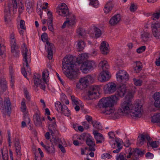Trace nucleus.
I'll return each instance as SVG.
<instances>
[{
    "instance_id": "2eb2a0df",
    "label": "nucleus",
    "mask_w": 160,
    "mask_h": 160,
    "mask_svg": "<svg viewBox=\"0 0 160 160\" xmlns=\"http://www.w3.org/2000/svg\"><path fill=\"white\" fill-rule=\"evenodd\" d=\"M104 88L106 93L112 94L114 93L116 90L117 85L114 82H109L105 86Z\"/></svg>"
},
{
    "instance_id": "680f3d73",
    "label": "nucleus",
    "mask_w": 160,
    "mask_h": 160,
    "mask_svg": "<svg viewBox=\"0 0 160 160\" xmlns=\"http://www.w3.org/2000/svg\"><path fill=\"white\" fill-rule=\"evenodd\" d=\"M112 157L109 154L107 153H105L103 154L101 156L102 158V159L108 158L110 159Z\"/></svg>"
},
{
    "instance_id": "c85d7f7f",
    "label": "nucleus",
    "mask_w": 160,
    "mask_h": 160,
    "mask_svg": "<svg viewBox=\"0 0 160 160\" xmlns=\"http://www.w3.org/2000/svg\"><path fill=\"white\" fill-rule=\"evenodd\" d=\"M59 112L68 117H69L71 115L70 110L68 107L64 104L62 105Z\"/></svg>"
},
{
    "instance_id": "6e6d98bb",
    "label": "nucleus",
    "mask_w": 160,
    "mask_h": 160,
    "mask_svg": "<svg viewBox=\"0 0 160 160\" xmlns=\"http://www.w3.org/2000/svg\"><path fill=\"white\" fill-rule=\"evenodd\" d=\"M90 1V4L93 7L95 8L98 7L99 5L98 2V0H89Z\"/></svg>"
},
{
    "instance_id": "473e14b6",
    "label": "nucleus",
    "mask_w": 160,
    "mask_h": 160,
    "mask_svg": "<svg viewBox=\"0 0 160 160\" xmlns=\"http://www.w3.org/2000/svg\"><path fill=\"white\" fill-rule=\"evenodd\" d=\"M113 7V5L111 1L108 2L106 4L103 9L104 12L107 13L110 12Z\"/></svg>"
},
{
    "instance_id": "cd10ccee",
    "label": "nucleus",
    "mask_w": 160,
    "mask_h": 160,
    "mask_svg": "<svg viewBox=\"0 0 160 160\" xmlns=\"http://www.w3.org/2000/svg\"><path fill=\"white\" fill-rule=\"evenodd\" d=\"M7 82L4 79L0 78V95L2 94L7 88Z\"/></svg>"
},
{
    "instance_id": "1a4fd4ad",
    "label": "nucleus",
    "mask_w": 160,
    "mask_h": 160,
    "mask_svg": "<svg viewBox=\"0 0 160 160\" xmlns=\"http://www.w3.org/2000/svg\"><path fill=\"white\" fill-rule=\"evenodd\" d=\"M41 38L43 42H47L45 45V49L48 53V58L49 60L51 59L52 58V49L53 48V45L47 41L48 36L46 33L44 32L42 34Z\"/></svg>"
},
{
    "instance_id": "72a5a7b5",
    "label": "nucleus",
    "mask_w": 160,
    "mask_h": 160,
    "mask_svg": "<svg viewBox=\"0 0 160 160\" xmlns=\"http://www.w3.org/2000/svg\"><path fill=\"white\" fill-rule=\"evenodd\" d=\"M48 130L51 132V135L54 133L56 130V125L55 121H53L52 122H49Z\"/></svg>"
},
{
    "instance_id": "6ab92c4d",
    "label": "nucleus",
    "mask_w": 160,
    "mask_h": 160,
    "mask_svg": "<svg viewBox=\"0 0 160 160\" xmlns=\"http://www.w3.org/2000/svg\"><path fill=\"white\" fill-rule=\"evenodd\" d=\"M145 139L148 141L151 139L150 137L148 135L146 134H141L138 136L137 141V144L138 146H141L143 144Z\"/></svg>"
},
{
    "instance_id": "7ed1b4c3",
    "label": "nucleus",
    "mask_w": 160,
    "mask_h": 160,
    "mask_svg": "<svg viewBox=\"0 0 160 160\" xmlns=\"http://www.w3.org/2000/svg\"><path fill=\"white\" fill-rule=\"evenodd\" d=\"M119 99L116 95H112L101 99L99 102V105L100 107L103 108V113L110 115L113 118V114L115 111L113 105Z\"/></svg>"
},
{
    "instance_id": "864d4df0",
    "label": "nucleus",
    "mask_w": 160,
    "mask_h": 160,
    "mask_svg": "<svg viewBox=\"0 0 160 160\" xmlns=\"http://www.w3.org/2000/svg\"><path fill=\"white\" fill-rule=\"evenodd\" d=\"M62 105L60 102L58 101H57L55 103V109L58 112H59L61 108L62 107Z\"/></svg>"
},
{
    "instance_id": "bb28decb",
    "label": "nucleus",
    "mask_w": 160,
    "mask_h": 160,
    "mask_svg": "<svg viewBox=\"0 0 160 160\" xmlns=\"http://www.w3.org/2000/svg\"><path fill=\"white\" fill-rule=\"evenodd\" d=\"M93 133L96 140L97 143H101L104 141V138L101 133L97 132L95 131L93 132Z\"/></svg>"
},
{
    "instance_id": "69168bd1",
    "label": "nucleus",
    "mask_w": 160,
    "mask_h": 160,
    "mask_svg": "<svg viewBox=\"0 0 160 160\" xmlns=\"http://www.w3.org/2000/svg\"><path fill=\"white\" fill-rule=\"evenodd\" d=\"M1 152L2 153L3 160H8V153L7 152H5L4 153L2 150Z\"/></svg>"
},
{
    "instance_id": "39448f33",
    "label": "nucleus",
    "mask_w": 160,
    "mask_h": 160,
    "mask_svg": "<svg viewBox=\"0 0 160 160\" xmlns=\"http://www.w3.org/2000/svg\"><path fill=\"white\" fill-rule=\"evenodd\" d=\"M49 75L48 71L47 70H44L42 72V79L40 74H34L33 80L35 85L45 91L47 85L46 80L48 78Z\"/></svg>"
},
{
    "instance_id": "9d476101",
    "label": "nucleus",
    "mask_w": 160,
    "mask_h": 160,
    "mask_svg": "<svg viewBox=\"0 0 160 160\" xmlns=\"http://www.w3.org/2000/svg\"><path fill=\"white\" fill-rule=\"evenodd\" d=\"M100 87L98 86H91L88 92L87 99L92 100L98 98L100 94Z\"/></svg>"
},
{
    "instance_id": "49530a36",
    "label": "nucleus",
    "mask_w": 160,
    "mask_h": 160,
    "mask_svg": "<svg viewBox=\"0 0 160 160\" xmlns=\"http://www.w3.org/2000/svg\"><path fill=\"white\" fill-rule=\"evenodd\" d=\"M148 144L152 148H157L158 147L159 145V142L158 141H154L150 142V141H148L147 142V145Z\"/></svg>"
},
{
    "instance_id": "2f4dec72",
    "label": "nucleus",
    "mask_w": 160,
    "mask_h": 160,
    "mask_svg": "<svg viewBox=\"0 0 160 160\" xmlns=\"http://www.w3.org/2000/svg\"><path fill=\"white\" fill-rule=\"evenodd\" d=\"M91 77L89 75H88L85 77L81 78L79 79V81L82 84L84 87L86 88L88 83V80L91 78Z\"/></svg>"
},
{
    "instance_id": "0eeeda50",
    "label": "nucleus",
    "mask_w": 160,
    "mask_h": 160,
    "mask_svg": "<svg viewBox=\"0 0 160 160\" xmlns=\"http://www.w3.org/2000/svg\"><path fill=\"white\" fill-rule=\"evenodd\" d=\"M22 54L23 57V67L26 66L27 68L28 72L30 71V69L29 67L28 63L30 62L31 57L30 51L28 50L27 47L25 46L22 48Z\"/></svg>"
},
{
    "instance_id": "6e6552de",
    "label": "nucleus",
    "mask_w": 160,
    "mask_h": 160,
    "mask_svg": "<svg viewBox=\"0 0 160 160\" xmlns=\"http://www.w3.org/2000/svg\"><path fill=\"white\" fill-rule=\"evenodd\" d=\"M96 66V62L93 60H87L83 62L80 67V70L85 73H88L90 70H92Z\"/></svg>"
},
{
    "instance_id": "13d9d810",
    "label": "nucleus",
    "mask_w": 160,
    "mask_h": 160,
    "mask_svg": "<svg viewBox=\"0 0 160 160\" xmlns=\"http://www.w3.org/2000/svg\"><path fill=\"white\" fill-rule=\"evenodd\" d=\"M149 37V34L148 33H144L142 35V38L144 42L147 41Z\"/></svg>"
},
{
    "instance_id": "c03bdc74",
    "label": "nucleus",
    "mask_w": 160,
    "mask_h": 160,
    "mask_svg": "<svg viewBox=\"0 0 160 160\" xmlns=\"http://www.w3.org/2000/svg\"><path fill=\"white\" fill-rule=\"evenodd\" d=\"M60 100L62 102H64L66 104H69V101L67 99L66 96L63 93H62L60 95Z\"/></svg>"
},
{
    "instance_id": "393cba45",
    "label": "nucleus",
    "mask_w": 160,
    "mask_h": 160,
    "mask_svg": "<svg viewBox=\"0 0 160 160\" xmlns=\"http://www.w3.org/2000/svg\"><path fill=\"white\" fill-rule=\"evenodd\" d=\"M154 104L156 108H160V92L155 93L152 96Z\"/></svg>"
},
{
    "instance_id": "3c124183",
    "label": "nucleus",
    "mask_w": 160,
    "mask_h": 160,
    "mask_svg": "<svg viewBox=\"0 0 160 160\" xmlns=\"http://www.w3.org/2000/svg\"><path fill=\"white\" fill-rule=\"evenodd\" d=\"M94 31L95 36L96 38H99L101 36L102 32L100 29L97 27H95L94 29Z\"/></svg>"
},
{
    "instance_id": "774afa93",
    "label": "nucleus",
    "mask_w": 160,
    "mask_h": 160,
    "mask_svg": "<svg viewBox=\"0 0 160 160\" xmlns=\"http://www.w3.org/2000/svg\"><path fill=\"white\" fill-rule=\"evenodd\" d=\"M20 27L21 29L24 30L26 29V27L25 25V22L23 20H21L20 21Z\"/></svg>"
},
{
    "instance_id": "b1692460",
    "label": "nucleus",
    "mask_w": 160,
    "mask_h": 160,
    "mask_svg": "<svg viewBox=\"0 0 160 160\" xmlns=\"http://www.w3.org/2000/svg\"><path fill=\"white\" fill-rule=\"evenodd\" d=\"M121 20L120 16L119 14H118L112 17L110 19L109 23L112 26L117 25Z\"/></svg>"
},
{
    "instance_id": "79ce46f5",
    "label": "nucleus",
    "mask_w": 160,
    "mask_h": 160,
    "mask_svg": "<svg viewBox=\"0 0 160 160\" xmlns=\"http://www.w3.org/2000/svg\"><path fill=\"white\" fill-rule=\"evenodd\" d=\"M78 49L79 51L82 50L85 47V44L84 42L82 40L79 41L77 44Z\"/></svg>"
},
{
    "instance_id": "5fc2aeb1",
    "label": "nucleus",
    "mask_w": 160,
    "mask_h": 160,
    "mask_svg": "<svg viewBox=\"0 0 160 160\" xmlns=\"http://www.w3.org/2000/svg\"><path fill=\"white\" fill-rule=\"evenodd\" d=\"M18 12L20 14L22 13L24 9V5L21 2H20V3L18 2Z\"/></svg>"
},
{
    "instance_id": "f704fd0d",
    "label": "nucleus",
    "mask_w": 160,
    "mask_h": 160,
    "mask_svg": "<svg viewBox=\"0 0 160 160\" xmlns=\"http://www.w3.org/2000/svg\"><path fill=\"white\" fill-rule=\"evenodd\" d=\"M26 6L27 8V10L29 13H30L32 12L34 6L32 1L27 0L26 2Z\"/></svg>"
},
{
    "instance_id": "a211bd4d",
    "label": "nucleus",
    "mask_w": 160,
    "mask_h": 160,
    "mask_svg": "<svg viewBox=\"0 0 160 160\" xmlns=\"http://www.w3.org/2000/svg\"><path fill=\"white\" fill-rule=\"evenodd\" d=\"M152 31L153 35L156 38H159V34L158 31L160 30V22H155L151 25Z\"/></svg>"
},
{
    "instance_id": "5701e85b",
    "label": "nucleus",
    "mask_w": 160,
    "mask_h": 160,
    "mask_svg": "<svg viewBox=\"0 0 160 160\" xmlns=\"http://www.w3.org/2000/svg\"><path fill=\"white\" fill-rule=\"evenodd\" d=\"M120 140L118 138H116L115 142L112 145V147L113 148H115L117 147L118 148L115 150L113 151V152L114 153H118L119 152L121 149L122 148L120 143Z\"/></svg>"
},
{
    "instance_id": "e2e57ef3",
    "label": "nucleus",
    "mask_w": 160,
    "mask_h": 160,
    "mask_svg": "<svg viewBox=\"0 0 160 160\" xmlns=\"http://www.w3.org/2000/svg\"><path fill=\"white\" fill-rule=\"evenodd\" d=\"M137 6L134 3L131 4L130 7V10L131 12H134L137 9Z\"/></svg>"
},
{
    "instance_id": "412c9836",
    "label": "nucleus",
    "mask_w": 160,
    "mask_h": 160,
    "mask_svg": "<svg viewBox=\"0 0 160 160\" xmlns=\"http://www.w3.org/2000/svg\"><path fill=\"white\" fill-rule=\"evenodd\" d=\"M48 17V21L47 22L48 28L52 32L54 31V28L53 25V17L52 13L50 11H48L47 13Z\"/></svg>"
},
{
    "instance_id": "4468645a",
    "label": "nucleus",
    "mask_w": 160,
    "mask_h": 160,
    "mask_svg": "<svg viewBox=\"0 0 160 160\" xmlns=\"http://www.w3.org/2000/svg\"><path fill=\"white\" fill-rule=\"evenodd\" d=\"M110 78L109 72L108 71H102L98 76V80L101 82L108 81Z\"/></svg>"
},
{
    "instance_id": "f8f14e48",
    "label": "nucleus",
    "mask_w": 160,
    "mask_h": 160,
    "mask_svg": "<svg viewBox=\"0 0 160 160\" xmlns=\"http://www.w3.org/2000/svg\"><path fill=\"white\" fill-rule=\"evenodd\" d=\"M66 19L67 20L64 22L62 26V28H65L66 26L68 27L72 26L74 25L76 22L75 16L73 14H69Z\"/></svg>"
},
{
    "instance_id": "7c9ffc66",
    "label": "nucleus",
    "mask_w": 160,
    "mask_h": 160,
    "mask_svg": "<svg viewBox=\"0 0 160 160\" xmlns=\"http://www.w3.org/2000/svg\"><path fill=\"white\" fill-rule=\"evenodd\" d=\"M99 67L102 69L103 71H108L107 70L109 68V66L106 60L101 61L99 64Z\"/></svg>"
},
{
    "instance_id": "338daca9",
    "label": "nucleus",
    "mask_w": 160,
    "mask_h": 160,
    "mask_svg": "<svg viewBox=\"0 0 160 160\" xmlns=\"http://www.w3.org/2000/svg\"><path fill=\"white\" fill-rule=\"evenodd\" d=\"M24 93L25 95V97L29 101L31 98V96L29 95L28 92L27 90H24Z\"/></svg>"
},
{
    "instance_id": "8fccbe9b",
    "label": "nucleus",
    "mask_w": 160,
    "mask_h": 160,
    "mask_svg": "<svg viewBox=\"0 0 160 160\" xmlns=\"http://www.w3.org/2000/svg\"><path fill=\"white\" fill-rule=\"evenodd\" d=\"M21 109L22 112H24L27 110V107L25 104V100L24 98H23L22 102H21Z\"/></svg>"
},
{
    "instance_id": "423d86ee",
    "label": "nucleus",
    "mask_w": 160,
    "mask_h": 160,
    "mask_svg": "<svg viewBox=\"0 0 160 160\" xmlns=\"http://www.w3.org/2000/svg\"><path fill=\"white\" fill-rule=\"evenodd\" d=\"M0 110L5 117L7 115L10 117L11 110V103L8 97L5 98L3 100L0 96Z\"/></svg>"
},
{
    "instance_id": "4be33fe9",
    "label": "nucleus",
    "mask_w": 160,
    "mask_h": 160,
    "mask_svg": "<svg viewBox=\"0 0 160 160\" xmlns=\"http://www.w3.org/2000/svg\"><path fill=\"white\" fill-rule=\"evenodd\" d=\"M86 142L89 146V150L91 151H94L95 149L94 148L95 143L93 141V139L91 136L87 137Z\"/></svg>"
},
{
    "instance_id": "dca6fc26",
    "label": "nucleus",
    "mask_w": 160,
    "mask_h": 160,
    "mask_svg": "<svg viewBox=\"0 0 160 160\" xmlns=\"http://www.w3.org/2000/svg\"><path fill=\"white\" fill-rule=\"evenodd\" d=\"M116 77L117 80H121L122 77H123L122 80L124 81H128L129 78L128 73L123 70L119 71L116 74Z\"/></svg>"
},
{
    "instance_id": "f03ea898",
    "label": "nucleus",
    "mask_w": 160,
    "mask_h": 160,
    "mask_svg": "<svg viewBox=\"0 0 160 160\" xmlns=\"http://www.w3.org/2000/svg\"><path fill=\"white\" fill-rule=\"evenodd\" d=\"M62 68L64 74L69 79L74 80L78 78L79 69L71 56L65 57L62 61Z\"/></svg>"
},
{
    "instance_id": "09e8293b",
    "label": "nucleus",
    "mask_w": 160,
    "mask_h": 160,
    "mask_svg": "<svg viewBox=\"0 0 160 160\" xmlns=\"http://www.w3.org/2000/svg\"><path fill=\"white\" fill-rule=\"evenodd\" d=\"M142 68V67L141 63L140 62H136V66L134 68V69L136 72H138L141 71Z\"/></svg>"
},
{
    "instance_id": "a878e982",
    "label": "nucleus",
    "mask_w": 160,
    "mask_h": 160,
    "mask_svg": "<svg viewBox=\"0 0 160 160\" xmlns=\"http://www.w3.org/2000/svg\"><path fill=\"white\" fill-rule=\"evenodd\" d=\"M100 50L103 54H107L109 51V45L105 41H103L101 44Z\"/></svg>"
},
{
    "instance_id": "58836bf2",
    "label": "nucleus",
    "mask_w": 160,
    "mask_h": 160,
    "mask_svg": "<svg viewBox=\"0 0 160 160\" xmlns=\"http://www.w3.org/2000/svg\"><path fill=\"white\" fill-rule=\"evenodd\" d=\"M9 72L11 77L10 86L11 88H13L14 86V76H13V72L12 68V67H9Z\"/></svg>"
},
{
    "instance_id": "bf43d9fd",
    "label": "nucleus",
    "mask_w": 160,
    "mask_h": 160,
    "mask_svg": "<svg viewBox=\"0 0 160 160\" xmlns=\"http://www.w3.org/2000/svg\"><path fill=\"white\" fill-rule=\"evenodd\" d=\"M89 55L88 53H82L81 55L80 59L81 61H83L87 59Z\"/></svg>"
},
{
    "instance_id": "f3484780",
    "label": "nucleus",
    "mask_w": 160,
    "mask_h": 160,
    "mask_svg": "<svg viewBox=\"0 0 160 160\" xmlns=\"http://www.w3.org/2000/svg\"><path fill=\"white\" fill-rule=\"evenodd\" d=\"M126 91V85L123 84L122 85H120L118 88L117 91L114 95H116V96L118 97V98L119 97H122L125 95Z\"/></svg>"
},
{
    "instance_id": "a19ab883",
    "label": "nucleus",
    "mask_w": 160,
    "mask_h": 160,
    "mask_svg": "<svg viewBox=\"0 0 160 160\" xmlns=\"http://www.w3.org/2000/svg\"><path fill=\"white\" fill-rule=\"evenodd\" d=\"M160 18V8L157 9L155 12L152 15V18L153 20H156Z\"/></svg>"
},
{
    "instance_id": "aec40b11",
    "label": "nucleus",
    "mask_w": 160,
    "mask_h": 160,
    "mask_svg": "<svg viewBox=\"0 0 160 160\" xmlns=\"http://www.w3.org/2000/svg\"><path fill=\"white\" fill-rule=\"evenodd\" d=\"M72 139L73 143L76 146H78L84 141L83 136H80L78 134L74 135Z\"/></svg>"
},
{
    "instance_id": "e433bc0d",
    "label": "nucleus",
    "mask_w": 160,
    "mask_h": 160,
    "mask_svg": "<svg viewBox=\"0 0 160 160\" xmlns=\"http://www.w3.org/2000/svg\"><path fill=\"white\" fill-rule=\"evenodd\" d=\"M45 149L47 153L51 154H53L55 152V149L54 146L52 144L51 146L47 145Z\"/></svg>"
},
{
    "instance_id": "052dcab7",
    "label": "nucleus",
    "mask_w": 160,
    "mask_h": 160,
    "mask_svg": "<svg viewBox=\"0 0 160 160\" xmlns=\"http://www.w3.org/2000/svg\"><path fill=\"white\" fill-rule=\"evenodd\" d=\"M71 99L73 103L75 105H77L79 104V102L78 101V99L76 98L74 96H71Z\"/></svg>"
},
{
    "instance_id": "0e129e2a",
    "label": "nucleus",
    "mask_w": 160,
    "mask_h": 160,
    "mask_svg": "<svg viewBox=\"0 0 160 160\" xmlns=\"http://www.w3.org/2000/svg\"><path fill=\"white\" fill-rule=\"evenodd\" d=\"M145 46H142L137 49V51L138 53H140L145 51Z\"/></svg>"
},
{
    "instance_id": "4c0bfd02",
    "label": "nucleus",
    "mask_w": 160,
    "mask_h": 160,
    "mask_svg": "<svg viewBox=\"0 0 160 160\" xmlns=\"http://www.w3.org/2000/svg\"><path fill=\"white\" fill-rule=\"evenodd\" d=\"M152 121L154 123H158L160 126V113H157L152 116Z\"/></svg>"
},
{
    "instance_id": "ea45409f",
    "label": "nucleus",
    "mask_w": 160,
    "mask_h": 160,
    "mask_svg": "<svg viewBox=\"0 0 160 160\" xmlns=\"http://www.w3.org/2000/svg\"><path fill=\"white\" fill-rule=\"evenodd\" d=\"M24 118L25 121H22V128H23L26 126V122L29 124L30 123V118L27 114L24 115Z\"/></svg>"
},
{
    "instance_id": "603ef678",
    "label": "nucleus",
    "mask_w": 160,
    "mask_h": 160,
    "mask_svg": "<svg viewBox=\"0 0 160 160\" xmlns=\"http://www.w3.org/2000/svg\"><path fill=\"white\" fill-rule=\"evenodd\" d=\"M15 34L13 32H12L10 34V38L11 45L15 44H16V40L15 39Z\"/></svg>"
},
{
    "instance_id": "37998d69",
    "label": "nucleus",
    "mask_w": 160,
    "mask_h": 160,
    "mask_svg": "<svg viewBox=\"0 0 160 160\" xmlns=\"http://www.w3.org/2000/svg\"><path fill=\"white\" fill-rule=\"evenodd\" d=\"M92 124L93 127L97 129L101 130L102 128V127L101 123L98 121L95 120L92 121Z\"/></svg>"
},
{
    "instance_id": "ddd939ff",
    "label": "nucleus",
    "mask_w": 160,
    "mask_h": 160,
    "mask_svg": "<svg viewBox=\"0 0 160 160\" xmlns=\"http://www.w3.org/2000/svg\"><path fill=\"white\" fill-rule=\"evenodd\" d=\"M34 114L33 116L34 122L36 126L38 127L42 126V117L41 113L38 108H36L34 110Z\"/></svg>"
},
{
    "instance_id": "4d7b16f0",
    "label": "nucleus",
    "mask_w": 160,
    "mask_h": 160,
    "mask_svg": "<svg viewBox=\"0 0 160 160\" xmlns=\"http://www.w3.org/2000/svg\"><path fill=\"white\" fill-rule=\"evenodd\" d=\"M134 84L136 86H140L141 85L142 82L139 79H137L135 78L133 79Z\"/></svg>"
},
{
    "instance_id": "a18cd8bd",
    "label": "nucleus",
    "mask_w": 160,
    "mask_h": 160,
    "mask_svg": "<svg viewBox=\"0 0 160 160\" xmlns=\"http://www.w3.org/2000/svg\"><path fill=\"white\" fill-rule=\"evenodd\" d=\"M76 32L79 37H83L85 36L86 34L85 30L82 28H78L76 31Z\"/></svg>"
},
{
    "instance_id": "f257e3e1",
    "label": "nucleus",
    "mask_w": 160,
    "mask_h": 160,
    "mask_svg": "<svg viewBox=\"0 0 160 160\" xmlns=\"http://www.w3.org/2000/svg\"><path fill=\"white\" fill-rule=\"evenodd\" d=\"M143 112L142 105L139 102L132 104L131 101L124 100L122 102L117 110L113 114V119L121 116L130 115L132 118L141 117Z\"/></svg>"
},
{
    "instance_id": "c756f323",
    "label": "nucleus",
    "mask_w": 160,
    "mask_h": 160,
    "mask_svg": "<svg viewBox=\"0 0 160 160\" xmlns=\"http://www.w3.org/2000/svg\"><path fill=\"white\" fill-rule=\"evenodd\" d=\"M11 51L13 55L15 57H18L19 54V50L18 47L15 44L11 45Z\"/></svg>"
},
{
    "instance_id": "20e7f679",
    "label": "nucleus",
    "mask_w": 160,
    "mask_h": 160,
    "mask_svg": "<svg viewBox=\"0 0 160 160\" xmlns=\"http://www.w3.org/2000/svg\"><path fill=\"white\" fill-rule=\"evenodd\" d=\"M18 0H9L5 7L4 18L6 23L11 21V12L12 11L13 14L17 12Z\"/></svg>"
},
{
    "instance_id": "9b49d317",
    "label": "nucleus",
    "mask_w": 160,
    "mask_h": 160,
    "mask_svg": "<svg viewBox=\"0 0 160 160\" xmlns=\"http://www.w3.org/2000/svg\"><path fill=\"white\" fill-rule=\"evenodd\" d=\"M58 14L63 17L68 16L72 13H69V10L66 4L64 3H62L58 6V9L57 10Z\"/></svg>"
},
{
    "instance_id": "de8ad7c7",
    "label": "nucleus",
    "mask_w": 160,
    "mask_h": 160,
    "mask_svg": "<svg viewBox=\"0 0 160 160\" xmlns=\"http://www.w3.org/2000/svg\"><path fill=\"white\" fill-rule=\"evenodd\" d=\"M135 92L133 91H129L128 92V94L125 97V100L131 101L133 97Z\"/></svg>"
},
{
    "instance_id": "c9c22d12",
    "label": "nucleus",
    "mask_w": 160,
    "mask_h": 160,
    "mask_svg": "<svg viewBox=\"0 0 160 160\" xmlns=\"http://www.w3.org/2000/svg\"><path fill=\"white\" fill-rule=\"evenodd\" d=\"M16 152L18 157H20L21 155V146L20 143L18 141H16L15 143Z\"/></svg>"
}]
</instances>
